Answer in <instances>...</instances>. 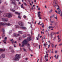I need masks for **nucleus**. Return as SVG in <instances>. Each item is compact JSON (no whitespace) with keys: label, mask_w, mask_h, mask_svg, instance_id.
<instances>
[{"label":"nucleus","mask_w":62,"mask_h":62,"mask_svg":"<svg viewBox=\"0 0 62 62\" xmlns=\"http://www.w3.org/2000/svg\"><path fill=\"white\" fill-rule=\"evenodd\" d=\"M23 17L24 18H26V16H24Z\"/></svg>","instance_id":"39"},{"label":"nucleus","mask_w":62,"mask_h":62,"mask_svg":"<svg viewBox=\"0 0 62 62\" xmlns=\"http://www.w3.org/2000/svg\"><path fill=\"white\" fill-rule=\"evenodd\" d=\"M43 45L45 46H45H46V43H45Z\"/></svg>","instance_id":"34"},{"label":"nucleus","mask_w":62,"mask_h":62,"mask_svg":"<svg viewBox=\"0 0 62 62\" xmlns=\"http://www.w3.org/2000/svg\"><path fill=\"white\" fill-rule=\"evenodd\" d=\"M43 24H44L43 23H42V24H40V25H43Z\"/></svg>","instance_id":"43"},{"label":"nucleus","mask_w":62,"mask_h":62,"mask_svg":"<svg viewBox=\"0 0 62 62\" xmlns=\"http://www.w3.org/2000/svg\"><path fill=\"white\" fill-rule=\"evenodd\" d=\"M33 7H31V10H33Z\"/></svg>","instance_id":"51"},{"label":"nucleus","mask_w":62,"mask_h":62,"mask_svg":"<svg viewBox=\"0 0 62 62\" xmlns=\"http://www.w3.org/2000/svg\"><path fill=\"white\" fill-rule=\"evenodd\" d=\"M23 38H25L26 37V35L25 34H24L22 36Z\"/></svg>","instance_id":"15"},{"label":"nucleus","mask_w":62,"mask_h":62,"mask_svg":"<svg viewBox=\"0 0 62 62\" xmlns=\"http://www.w3.org/2000/svg\"><path fill=\"white\" fill-rule=\"evenodd\" d=\"M36 39L37 40H39V38H38V37H37L36 38Z\"/></svg>","instance_id":"44"},{"label":"nucleus","mask_w":62,"mask_h":62,"mask_svg":"<svg viewBox=\"0 0 62 62\" xmlns=\"http://www.w3.org/2000/svg\"><path fill=\"white\" fill-rule=\"evenodd\" d=\"M52 48H54V44H52Z\"/></svg>","instance_id":"30"},{"label":"nucleus","mask_w":62,"mask_h":62,"mask_svg":"<svg viewBox=\"0 0 62 62\" xmlns=\"http://www.w3.org/2000/svg\"><path fill=\"white\" fill-rule=\"evenodd\" d=\"M10 10L11 11H12L13 12H16V11L14 10H13L12 9H10Z\"/></svg>","instance_id":"18"},{"label":"nucleus","mask_w":62,"mask_h":62,"mask_svg":"<svg viewBox=\"0 0 62 62\" xmlns=\"http://www.w3.org/2000/svg\"><path fill=\"white\" fill-rule=\"evenodd\" d=\"M38 10H40V8H39L38 9Z\"/></svg>","instance_id":"59"},{"label":"nucleus","mask_w":62,"mask_h":62,"mask_svg":"<svg viewBox=\"0 0 62 62\" xmlns=\"http://www.w3.org/2000/svg\"><path fill=\"white\" fill-rule=\"evenodd\" d=\"M25 60H28V58H25Z\"/></svg>","instance_id":"46"},{"label":"nucleus","mask_w":62,"mask_h":62,"mask_svg":"<svg viewBox=\"0 0 62 62\" xmlns=\"http://www.w3.org/2000/svg\"><path fill=\"white\" fill-rule=\"evenodd\" d=\"M22 32L21 31H19L18 32V34H22Z\"/></svg>","instance_id":"21"},{"label":"nucleus","mask_w":62,"mask_h":62,"mask_svg":"<svg viewBox=\"0 0 62 62\" xmlns=\"http://www.w3.org/2000/svg\"><path fill=\"white\" fill-rule=\"evenodd\" d=\"M18 17L19 19H21V16H18Z\"/></svg>","instance_id":"29"},{"label":"nucleus","mask_w":62,"mask_h":62,"mask_svg":"<svg viewBox=\"0 0 62 62\" xmlns=\"http://www.w3.org/2000/svg\"><path fill=\"white\" fill-rule=\"evenodd\" d=\"M51 28V26H49L48 27V28L49 29H50Z\"/></svg>","instance_id":"42"},{"label":"nucleus","mask_w":62,"mask_h":62,"mask_svg":"<svg viewBox=\"0 0 62 62\" xmlns=\"http://www.w3.org/2000/svg\"><path fill=\"white\" fill-rule=\"evenodd\" d=\"M61 41V39H60V40H59V41H58V42H60V41Z\"/></svg>","instance_id":"49"},{"label":"nucleus","mask_w":62,"mask_h":62,"mask_svg":"<svg viewBox=\"0 0 62 62\" xmlns=\"http://www.w3.org/2000/svg\"><path fill=\"white\" fill-rule=\"evenodd\" d=\"M31 39H32L31 37L29 36L27 38V39H25L23 41V43L24 44H27L28 43V41H30Z\"/></svg>","instance_id":"2"},{"label":"nucleus","mask_w":62,"mask_h":62,"mask_svg":"<svg viewBox=\"0 0 62 62\" xmlns=\"http://www.w3.org/2000/svg\"><path fill=\"white\" fill-rule=\"evenodd\" d=\"M2 21H4V22H7V21H8V19L6 18H5L4 19L2 18Z\"/></svg>","instance_id":"6"},{"label":"nucleus","mask_w":62,"mask_h":62,"mask_svg":"<svg viewBox=\"0 0 62 62\" xmlns=\"http://www.w3.org/2000/svg\"><path fill=\"white\" fill-rule=\"evenodd\" d=\"M50 45H48V48H49V47H50Z\"/></svg>","instance_id":"47"},{"label":"nucleus","mask_w":62,"mask_h":62,"mask_svg":"<svg viewBox=\"0 0 62 62\" xmlns=\"http://www.w3.org/2000/svg\"><path fill=\"white\" fill-rule=\"evenodd\" d=\"M57 51H55V54H56V53H57Z\"/></svg>","instance_id":"58"},{"label":"nucleus","mask_w":62,"mask_h":62,"mask_svg":"<svg viewBox=\"0 0 62 62\" xmlns=\"http://www.w3.org/2000/svg\"><path fill=\"white\" fill-rule=\"evenodd\" d=\"M38 16L39 17V19H41V17H40V16Z\"/></svg>","instance_id":"26"},{"label":"nucleus","mask_w":62,"mask_h":62,"mask_svg":"<svg viewBox=\"0 0 62 62\" xmlns=\"http://www.w3.org/2000/svg\"><path fill=\"white\" fill-rule=\"evenodd\" d=\"M11 3H12L14 5H16V0H11Z\"/></svg>","instance_id":"4"},{"label":"nucleus","mask_w":62,"mask_h":62,"mask_svg":"<svg viewBox=\"0 0 62 62\" xmlns=\"http://www.w3.org/2000/svg\"><path fill=\"white\" fill-rule=\"evenodd\" d=\"M55 12H56V13H57V11H56V10L55 11Z\"/></svg>","instance_id":"57"},{"label":"nucleus","mask_w":62,"mask_h":62,"mask_svg":"<svg viewBox=\"0 0 62 62\" xmlns=\"http://www.w3.org/2000/svg\"><path fill=\"white\" fill-rule=\"evenodd\" d=\"M54 18L55 19H57V16H56V17H54Z\"/></svg>","instance_id":"52"},{"label":"nucleus","mask_w":62,"mask_h":62,"mask_svg":"<svg viewBox=\"0 0 62 62\" xmlns=\"http://www.w3.org/2000/svg\"><path fill=\"white\" fill-rule=\"evenodd\" d=\"M2 31L3 32H5V30H4V29L3 28L2 29Z\"/></svg>","instance_id":"22"},{"label":"nucleus","mask_w":62,"mask_h":62,"mask_svg":"<svg viewBox=\"0 0 62 62\" xmlns=\"http://www.w3.org/2000/svg\"><path fill=\"white\" fill-rule=\"evenodd\" d=\"M40 11L39 12H38V16H40Z\"/></svg>","instance_id":"23"},{"label":"nucleus","mask_w":62,"mask_h":62,"mask_svg":"<svg viewBox=\"0 0 62 62\" xmlns=\"http://www.w3.org/2000/svg\"><path fill=\"white\" fill-rule=\"evenodd\" d=\"M15 27H16V28H21V29H23L24 27H20V26H19V25H15Z\"/></svg>","instance_id":"5"},{"label":"nucleus","mask_w":62,"mask_h":62,"mask_svg":"<svg viewBox=\"0 0 62 62\" xmlns=\"http://www.w3.org/2000/svg\"><path fill=\"white\" fill-rule=\"evenodd\" d=\"M60 16H62V13H61V14L60 15Z\"/></svg>","instance_id":"64"},{"label":"nucleus","mask_w":62,"mask_h":62,"mask_svg":"<svg viewBox=\"0 0 62 62\" xmlns=\"http://www.w3.org/2000/svg\"><path fill=\"white\" fill-rule=\"evenodd\" d=\"M40 23V22H39V23H38V24H39Z\"/></svg>","instance_id":"61"},{"label":"nucleus","mask_w":62,"mask_h":62,"mask_svg":"<svg viewBox=\"0 0 62 62\" xmlns=\"http://www.w3.org/2000/svg\"><path fill=\"white\" fill-rule=\"evenodd\" d=\"M56 46H57V45H55V48H56Z\"/></svg>","instance_id":"50"},{"label":"nucleus","mask_w":62,"mask_h":62,"mask_svg":"<svg viewBox=\"0 0 62 62\" xmlns=\"http://www.w3.org/2000/svg\"><path fill=\"white\" fill-rule=\"evenodd\" d=\"M14 6H14V8H15V9H17L18 8V6L16 5H16H14Z\"/></svg>","instance_id":"10"},{"label":"nucleus","mask_w":62,"mask_h":62,"mask_svg":"<svg viewBox=\"0 0 62 62\" xmlns=\"http://www.w3.org/2000/svg\"><path fill=\"white\" fill-rule=\"evenodd\" d=\"M26 27H24V28H23V29L24 30H26Z\"/></svg>","instance_id":"24"},{"label":"nucleus","mask_w":62,"mask_h":62,"mask_svg":"<svg viewBox=\"0 0 62 62\" xmlns=\"http://www.w3.org/2000/svg\"><path fill=\"white\" fill-rule=\"evenodd\" d=\"M60 10L58 11V12H59L58 13L59 14H60Z\"/></svg>","instance_id":"32"},{"label":"nucleus","mask_w":62,"mask_h":62,"mask_svg":"<svg viewBox=\"0 0 62 62\" xmlns=\"http://www.w3.org/2000/svg\"><path fill=\"white\" fill-rule=\"evenodd\" d=\"M20 51H22V49L21 48H20Z\"/></svg>","instance_id":"63"},{"label":"nucleus","mask_w":62,"mask_h":62,"mask_svg":"<svg viewBox=\"0 0 62 62\" xmlns=\"http://www.w3.org/2000/svg\"><path fill=\"white\" fill-rule=\"evenodd\" d=\"M21 57V54H17L16 55L15 57L13 59V60L15 61H19V59Z\"/></svg>","instance_id":"1"},{"label":"nucleus","mask_w":62,"mask_h":62,"mask_svg":"<svg viewBox=\"0 0 62 62\" xmlns=\"http://www.w3.org/2000/svg\"><path fill=\"white\" fill-rule=\"evenodd\" d=\"M23 4L25 5V6H27V4L26 3H25V2H23Z\"/></svg>","instance_id":"28"},{"label":"nucleus","mask_w":62,"mask_h":62,"mask_svg":"<svg viewBox=\"0 0 62 62\" xmlns=\"http://www.w3.org/2000/svg\"><path fill=\"white\" fill-rule=\"evenodd\" d=\"M59 34V32H57L56 33V34Z\"/></svg>","instance_id":"60"},{"label":"nucleus","mask_w":62,"mask_h":62,"mask_svg":"<svg viewBox=\"0 0 62 62\" xmlns=\"http://www.w3.org/2000/svg\"><path fill=\"white\" fill-rule=\"evenodd\" d=\"M23 42H22V44H22V47H23L24 46V45H27L28 46H30V44H23Z\"/></svg>","instance_id":"9"},{"label":"nucleus","mask_w":62,"mask_h":62,"mask_svg":"<svg viewBox=\"0 0 62 62\" xmlns=\"http://www.w3.org/2000/svg\"><path fill=\"white\" fill-rule=\"evenodd\" d=\"M58 57H59V55H58L57 56V57H56V59H58Z\"/></svg>","instance_id":"36"},{"label":"nucleus","mask_w":62,"mask_h":62,"mask_svg":"<svg viewBox=\"0 0 62 62\" xmlns=\"http://www.w3.org/2000/svg\"><path fill=\"white\" fill-rule=\"evenodd\" d=\"M51 38V39H52L53 38V37H52L53 36L52 35V34H51L50 36Z\"/></svg>","instance_id":"33"},{"label":"nucleus","mask_w":62,"mask_h":62,"mask_svg":"<svg viewBox=\"0 0 62 62\" xmlns=\"http://www.w3.org/2000/svg\"><path fill=\"white\" fill-rule=\"evenodd\" d=\"M4 14L5 15V16H7V15H8V16H11V14H10V13H9L8 14L5 13Z\"/></svg>","instance_id":"11"},{"label":"nucleus","mask_w":62,"mask_h":62,"mask_svg":"<svg viewBox=\"0 0 62 62\" xmlns=\"http://www.w3.org/2000/svg\"><path fill=\"white\" fill-rule=\"evenodd\" d=\"M15 13L16 14H18V15H20L21 14V13H18V12H15Z\"/></svg>","instance_id":"17"},{"label":"nucleus","mask_w":62,"mask_h":62,"mask_svg":"<svg viewBox=\"0 0 62 62\" xmlns=\"http://www.w3.org/2000/svg\"><path fill=\"white\" fill-rule=\"evenodd\" d=\"M44 25H43L42 26V28H44Z\"/></svg>","instance_id":"62"},{"label":"nucleus","mask_w":62,"mask_h":62,"mask_svg":"<svg viewBox=\"0 0 62 62\" xmlns=\"http://www.w3.org/2000/svg\"><path fill=\"white\" fill-rule=\"evenodd\" d=\"M62 45V43L60 44H59V46H61V45Z\"/></svg>","instance_id":"38"},{"label":"nucleus","mask_w":62,"mask_h":62,"mask_svg":"<svg viewBox=\"0 0 62 62\" xmlns=\"http://www.w3.org/2000/svg\"><path fill=\"white\" fill-rule=\"evenodd\" d=\"M45 40V38H43L42 39V42H43Z\"/></svg>","instance_id":"14"},{"label":"nucleus","mask_w":62,"mask_h":62,"mask_svg":"<svg viewBox=\"0 0 62 62\" xmlns=\"http://www.w3.org/2000/svg\"><path fill=\"white\" fill-rule=\"evenodd\" d=\"M4 37H5V35H3L2 36V37L3 38H4Z\"/></svg>","instance_id":"40"},{"label":"nucleus","mask_w":62,"mask_h":62,"mask_svg":"<svg viewBox=\"0 0 62 62\" xmlns=\"http://www.w3.org/2000/svg\"><path fill=\"white\" fill-rule=\"evenodd\" d=\"M7 39V37H5V40H6V39Z\"/></svg>","instance_id":"35"},{"label":"nucleus","mask_w":62,"mask_h":62,"mask_svg":"<svg viewBox=\"0 0 62 62\" xmlns=\"http://www.w3.org/2000/svg\"><path fill=\"white\" fill-rule=\"evenodd\" d=\"M39 49H40V45L39 46Z\"/></svg>","instance_id":"56"},{"label":"nucleus","mask_w":62,"mask_h":62,"mask_svg":"<svg viewBox=\"0 0 62 62\" xmlns=\"http://www.w3.org/2000/svg\"><path fill=\"white\" fill-rule=\"evenodd\" d=\"M11 32H12V31L11 30L10 31H9V34H10V33H11Z\"/></svg>","instance_id":"31"},{"label":"nucleus","mask_w":62,"mask_h":62,"mask_svg":"<svg viewBox=\"0 0 62 62\" xmlns=\"http://www.w3.org/2000/svg\"><path fill=\"white\" fill-rule=\"evenodd\" d=\"M11 52L12 53H15V51L13 50H12L11 51Z\"/></svg>","instance_id":"27"},{"label":"nucleus","mask_w":62,"mask_h":62,"mask_svg":"<svg viewBox=\"0 0 62 62\" xmlns=\"http://www.w3.org/2000/svg\"><path fill=\"white\" fill-rule=\"evenodd\" d=\"M57 5L58 6V8H60V7H59V6H58V5Z\"/></svg>","instance_id":"55"},{"label":"nucleus","mask_w":62,"mask_h":62,"mask_svg":"<svg viewBox=\"0 0 62 62\" xmlns=\"http://www.w3.org/2000/svg\"><path fill=\"white\" fill-rule=\"evenodd\" d=\"M22 37H20L19 38V40H22Z\"/></svg>","instance_id":"25"},{"label":"nucleus","mask_w":62,"mask_h":62,"mask_svg":"<svg viewBox=\"0 0 62 62\" xmlns=\"http://www.w3.org/2000/svg\"><path fill=\"white\" fill-rule=\"evenodd\" d=\"M12 44H14V43H17V42L16 41H15V42L13 40L12 42Z\"/></svg>","instance_id":"13"},{"label":"nucleus","mask_w":62,"mask_h":62,"mask_svg":"<svg viewBox=\"0 0 62 62\" xmlns=\"http://www.w3.org/2000/svg\"><path fill=\"white\" fill-rule=\"evenodd\" d=\"M23 50L24 51H26V50L24 48H23Z\"/></svg>","instance_id":"48"},{"label":"nucleus","mask_w":62,"mask_h":62,"mask_svg":"<svg viewBox=\"0 0 62 62\" xmlns=\"http://www.w3.org/2000/svg\"><path fill=\"white\" fill-rule=\"evenodd\" d=\"M23 4H22L21 5V8H23V9H24V7H23Z\"/></svg>","instance_id":"16"},{"label":"nucleus","mask_w":62,"mask_h":62,"mask_svg":"<svg viewBox=\"0 0 62 62\" xmlns=\"http://www.w3.org/2000/svg\"><path fill=\"white\" fill-rule=\"evenodd\" d=\"M13 35L14 37H18V36H20V34H18L16 33H14L13 34Z\"/></svg>","instance_id":"8"},{"label":"nucleus","mask_w":62,"mask_h":62,"mask_svg":"<svg viewBox=\"0 0 62 62\" xmlns=\"http://www.w3.org/2000/svg\"><path fill=\"white\" fill-rule=\"evenodd\" d=\"M5 50L4 49H0V51H5Z\"/></svg>","instance_id":"19"},{"label":"nucleus","mask_w":62,"mask_h":62,"mask_svg":"<svg viewBox=\"0 0 62 62\" xmlns=\"http://www.w3.org/2000/svg\"><path fill=\"white\" fill-rule=\"evenodd\" d=\"M53 6H54V7H56V5H53Z\"/></svg>","instance_id":"53"},{"label":"nucleus","mask_w":62,"mask_h":62,"mask_svg":"<svg viewBox=\"0 0 62 62\" xmlns=\"http://www.w3.org/2000/svg\"><path fill=\"white\" fill-rule=\"evenodd\" d=\"M6 17H8V18H11L12 16H5Z\"/></svg>","instance_id":"20"},{"label":"nucleus","mask_w":62,"mask_h":62,"mask_svg":"<svg viewBox=\"0 0 62 62\" xmlns=\"http://www.w3.org/2000/svg\"><path fill=\"white\" fill-rule=\"evenodd\" d=\"M5 24L6 25H7V26H11V25H12V24L9 23H5L4 24V23H3L0 22V26H1L2 25H4Z\"/></svg>","instance_id":"3"},{"label":"nucleus","mask_w":62,"mask_h":62,"mask_svg":"<svg viewBox=\"0 0 62 62\" xmlns=\"http://www.w3.org/2000/svg\"><path fill=\"white\" fill-rule=\"evenodd\" d=\"M1 56L2 58H4L5 57V55L4 54H1Z\"/></svg>","instance_id":"12"},{"label":"nucleus","mask_w":62,"mask_h":62,"mask_svg":"<svg viewBox=\"0 0 62 62\" xmlns=\"http://www.w3.org/2000/svg\"><path fill=\"white\" fill-rule=\"evenodd\" d=\"M50 22L51 23H54V22L53 21H51Z\"/></svg>","instance_id":"54"},{"label":"nucleus","mask_w":62,"mask_h":62,"mask_svg":"<svg viewBox=\"0 0 62 62\" xmlns=\"http://www.w3.org/2000/svg\"><path fill=\"white\" fill-rule=\"evenodd\" d=\"M10 41H11V42H12L13 41V39H12L11 40L10 39Z\"/></svg>","instance_id":"37"},{"label":"nucleus","mask_w":62,"mask_h":62,"mask_svg":"<svg viewBox=\"0 0 62 62\" xmlns=\"http://www.w3.org/2000/svg\"><path fill=\"white\" fill-rule=\"evenodd\" d=\"M18 24L20 26H23V23L22 22H19L18 23Z\"/></svg>","instance_id":"7"},{"label":"nucleus","mask_w":62,"mask_h":62,"mask_svg":"<svg viewBox=\"0 0 62 62\" xmlns=\"http://www.w3.org/2000/svg\"><path fill=\"white\" fill-rule=\"evenodd\" d=\"M54 57H55L56 58V55H55L54 56Z\"/></svg>","instance_id":"41"},{"label":"nucleus","mask_w":62,"mask_h":62,"mask_svg":"<svg viewBox=\"0 0 62 62\" xmlns=\"http://www.w3.org/2000/svg\"><path fill=\"white\" fill-rule=\"evenodd\" d=\"M51 51L50 50H47V52H48V53H49V51Z\"/></svg>","instance_id":"45"}]
</instances>
